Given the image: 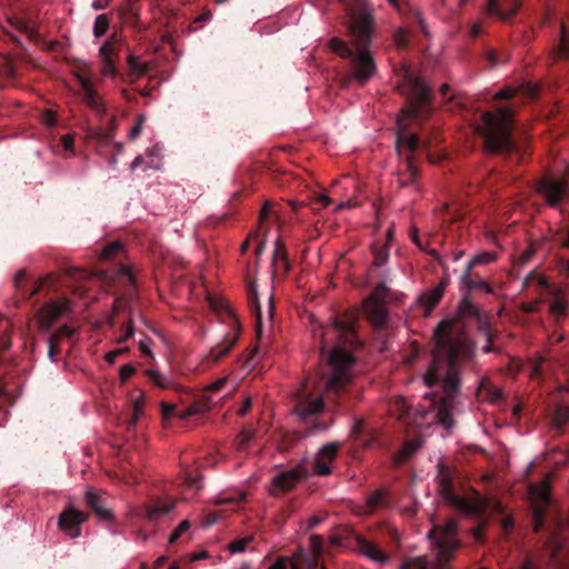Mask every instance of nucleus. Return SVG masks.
Listing matches in <instances>:
<instances>
[{
	"instance_id": "nucleus-1",
	"label": "nucleus",
	"mask_w": 569,
	"mask_h": 569,
	"mask_svg": "<svg viewBox=\"0 0 569 569\" xmlns=\"http://www.w3.org/2000/svg\"><path fill=\"white\" fill-rule=\"evenodd\" d=\"M358 313L346 311L330 318V322L313 330L319 341V351L326 361L317 383L318 395L303 390L295 405V412L303 420L322 412L323 400L336 401L351 381L355 358L350 348L357 347L356 333Z\"/></svg>"
},
{
	"instance_id": "nucleus-2",
	"label": "nucleus",
	"mask_w": 569,
	"mask_h": 569,
	"mask_svg": "<svg viewBox=\"0 0 569 569\" xmlns=\"http://www.w3.org/2000/svg\"><path fill=\"white\" fill-rule=\"evenodd\" d=\"M436 336V347L425 382L429 388L440 383L442 395L428 393L426 397H430L431 407L437 408V421L449 429L453 425L452 409L460 391V368L472 359L475 345L467 333L456 328H439Z\"/></svg>"
},
{
	"instance_id": "nucleus-3",
	"label": "nucleus",
	"mask_w": 569,
	"mask_h": 569,
	"mask_svg": "<svg viewBox=\"0 0 569 569\" xmlns=\"http://www.w3.org/2000/svg\"><path fill=\"white\" fill-rule=\"evenodd\" d=\"M409 98L408 107L402 111V117L397 121L396 148L405 158V171L400 174L399 182L402 187L415 183L419 176V169L415 162L413 152L422 148L427 151V158L431 163H437L436 158L428 151L432 141H421L418 134L408 132L407 121H420L427 118L431 110L430 88L417 77H408Z\"/></svg>"
},
{
	"instance_id": "nucleus-4",
	"label": "nucleus",
	"mask_w": 569,
	"mask_h": 569,
	"mask_svg": "<svg viewBox=\"0 0 569 569\" xmlns=\"http://www.w3.org/2000/svg\"><path fill=\"white\" fill-rule=\"evenodd\" d=\"M373 17L367 10L350 11L347 24L349 42L337 37L330 39V49L343 59L349 60L350 72L342 78V86L351 81L365 86L377 73V64L370 51L372 40Z\"/></svg>"
},
{
	"instance_id": "nucleus-5",
	"label": "nucleus",
	"mask_w": 569,
	"mask_h": 569,
	"mask_svg": "<svg viewBox=\"0 0 569 569\" xmlns=\"http://www.w3.org/2000/svg\"><path fill=\"white\" fill-rule=\"evenodd\" d=\"M428 538L435 541L438 549L436 561L431 563L426 556L415 557L403 561L399 569H447L462 546L458 538V521L455 519L433 526Z\"/></svg>"
},
{
	"instance_id": "nucleus-6",
	"label": "nucleus",
	"mask_w": 569,
	"mask_h": 569,
	"mask_svg": "<svg viewBox=\"0 0 569 569\" xmlns=\"http://www.w3.org/2000/svg\"><path fill=\"white\" fill-rule=\"evenodd\" d=\"M481 118V134L488 152L511 153L517 151V146L511 137L513 113L509 108H500L497 112L487 111Z\"/></svg>"
},
{
	"instance_id": "nucleus-7",
	"label": "nucleus",
	"mask_w": 569,
	"mask_h": 569,
	"mask_svg": "<svg viewBox=\"0 0 569 569\" xmlns=\"http://www.w3.org/2000/svg\"><path fill=\"white\" fill-rule=\"evenodd\" d=\"M436 481L442 499L458 511L470 516H481L486 510L491 508L496 512H502L500 502L492 501L479 493H476L472 499L457 495L455 492L452 471L443 463H438Z\"/></svg>"
},
{
	"instance_id": "nucleus-8",
	"label": "nucleus",
	"mask_w": 569,
	"mask_h": 569,
	"mask_svg": "<svg viewBox=\"0 0 569 569\" xmlns=\"http://www.w3.org/2000/svg\"><path fill=\"white\" fill-rule=\"evenodd\" d=\"M308 475L309 471L302 463L281 471L272 478L269 487V493L274 498L286 495L292 491L300 481L308 477Z\"/></svg>"
},
{
	"instance_id": "nucleus-9",
	"label": "nucleus",
	"mask_w": 569,
	"mask_h": 569,
	"mask_svg": "<svg viewBox=\"0 0 569 569\" xmlns=\"http://www.w3.org/2000/svg\"><path fill=\"white\" fill-rule=\"evenodd\" d=\"M538 192L551 208L559 209L562 201L569 194V186L566 180L555 176H548L538 182Z\"/></svg>"
},
{
	"instance_id": "nucleus-10",
	"label": "nucleus",
	"mask_w": 569,
	"mask_h": 569,
	"mask_svg": "<svg viewBox=\"0 0 569 569\" xmlns=\"http://www.w3.org/2000/svg\"><path fill=\"white\" fill-rule=\"evenodd\" d=\"M78 83L81 88L82 101L99 117L106 114V104L103 99L96 90L92 80L90 79L87 69H79L73 72Z\"/></svg>"
},
{
	"instance_id": "nucleus-11",
	"label": "nucleus",
	"mask_w": 569,
	"mask_h": 569,
	"mask_svg": "<svg viewBox=\"0 0 569 569\" xmlns=\"http://www.w3.org/2000/svg\"><path fill=\"white\" fill-rule=\"evenodd\" d=\"M89 515L73 507L66 508L58 518V526L70 538L81 535V525L88 520Z\"/></svg>"
},
{
	"instance_id": "nucleus-12",
	"label": "nucleus",
	"mask_w": 569,
	"mask_h": 569,
	"mask_svg": "<svg viewBox=\"0 0 569 569\" xmlns=\"http://www.w3.org/2000/svg\"><path fill=\"white\" fill-rule=\"evenodd\" d=\"M27 272L24 269L19 270L13 278V286L19 290L24 299H29L42 290H56L58 283V276L48 273L39 280V282L31 289L24 288Z\"/></svg>"
},
{
	"instance_id": "nucleus-13",
	"label": "nucleus",
	"mask_w": 569,
	"mask_h": 569,
	"mask_svg": "<svg viewBox=\"0 0 569 569\" xmlns=\"http://www.w3.org/2000/svg\"><path fill=\"white\" fill-rule=\"evenodd\" d=\"M318 555L296 553L293 558L278 557L268 569H317Z\"/></svg>"
},
{
	"instance_id": "nucleus-14",
	"label": "nucleus",
	"mask_w": 569,
	"mask_h": 569,
	"mask_svg": "<svg viewBox=\"0 0 569 569\" xmlns=\"http://www.w3.org/2000/svg\"><path fill=\"white\" fill-rule=\"evenodd\" d=\"M549 59L552 62L558 60L569 62V26L562 20L559 22V30L551 42Z\"/></svg>"
},
{
	"instance_id": "nucleus-15",
	"label": "nucleus",
	"mask_w": 569,
	"mask_h": 569,
	"mask_svg": "<svg viewBox=\"0 0 569 569\" xmlns=\"http://www.w3.org/2000/svg\"><path fill=\"white\" fill-rule=\"evenodd\" d=\"M69 301L66 299L53 300L42 306L39 310L42 329L48 330L54 321L69 312Z\"/></svg>"
},
{
	"instance_id": "nucleus-16",
	"label": "nucleus",
	"mask_w": 569,
	"mask_h": 569,
	"mask_svg": "<svg viewBox=\"0 0 569 569\" xmlns=\"http://www.w3.org/2000/svg\"><path fill=\"white\" fill-rule=\"evenodd\" d=\"M271 269L274 277L280 274L282 278H284L291 269L286 244L280 238H278L274 243L271 258Z\"/></svg>"
},
{
	"instance_id": "nucleus-17",
	"label": "nucleus",
	"mask_w": 569,
	"mask_h": 569,
	"mask_svg": "<svg viewBox=\"0 0 569 569\" xmlns=\"http://www.w3.org/2000/svg\"><path fill=\"white\" fill-rule=\"evenodd\" d=\"M176 507V501L171 499H157L150 503L142 506L143 517L150 521L156 522L161 517L168 515Z\"/></svg>"
},
{
	"instance_id": "nucleus-18",
	"label": "nucleus",
	"mask_w": 569,
	"mask_h": 569,
	"mask_svg": "<svg viewBox=\"0 0 569 569\" xmlns=\"http://www.w3.org/2000/svg\"><path fill=\"white\" fill-rule=\"evenodd\" d=\"M523 288L532 290L537 297L541 298H546L556 289L543 276L538 273L537 270H532L526 276L523 280Z\"/></svg>"
},
{
	"instance_id": "nucleus-19",
	"label": "nucleus",
	"mask_w": 569,
	"mask_h": 569,
	"mask_svg": "<svg viewBox=\"0 0 569 569\" xmlns=\"http://www.w3.org/2000/svg\"><path fill=\"white\" fill-rule=\"evenodd\" d=\"M339 445L338 443H328L325 445L316 460H315V472L318 476H328L331 472V468L329 467V463L335 460L337 453H338Z\"/></svg>"
},
{
	"instance_id": "nucleus-20",
	"label": "nucleus",
	"mask_w": 569,
	"mask_h": 569,
	"mask_svg": "<svg viewBox=\"0 0 569 569\" xmlns=\"http://www.w3.org/2000/svg\"><path fill=\"white\" fill-rule=\"evenodd\" d=\"M448 284H449V277L448 276H443L436 287L426 290L420 296L421 305L427 310H432L439 303L441 298L443 297V293H445L446 288L448 287Z\"/></svg>"
},
{
	"instance_id": "nucleus-21",
	"label": "nucleus",
	"mask_w": 569,
	"mask_h": 569,
	"mask_svg": "<svg viewBox=\"0 0 569 569\" xmlns=\"http://www.w3.org/2000/svg\"><path fill=\"white\" fill-rule=\"evenodd\" d=\"M520 7L518 0H489L488 10L502 20L510 19Z\"/></svg>"
},
{
	"instance_id": "nucleus-22",
	"label": "nucleus",
	"mask_w": 569,
	"mask_h": 569,
	"mask_svg": "<svg viewBox=\"0 0 569 569\" xmlns=\"http://www.w3.org/2000/svg\"><path fill=\"white\" fill-rule=\"evenodd\" d=\"M461 282L466 288L465 295H471L473 291H482L486 293H492L493 290L489 283L480 278L477 273H473L471 269H465L461 276Z\"/></svg>"
},
{
	"instance_id": "nucleus-23",
	"label": "nucleus",
	"mask_w": 569,
	"mask_h": 569,
	"mask_svg": "<svg viewBox=\"0 0 569 569\" xmlns=\"http://www.w3.org/2000/svg\"><path fill=\"white\" fill-rule=\"evenodd\" d=\"M365 312L369 321L375 326L382 327L387 322L388 312L382 301L367 299L365 302Z\"/></svg>"
},
{
	"instance_id": "nucleus-24",
	"label": "nucleus",
	"mask_w": 569,
	"mask_h": 569,
	"mask_svg": "<svg viewBox=\"0 0 569 569\" xmlns=\"http://www.w3.org/2000/svg\"><path fill=\"white\" fill-rule=\"evenodd\" d=\"M86 502L100 520L107 521L113 518L109 508L106 507L103 497L94 490L86 492Z\"/></svg>"
},
{
	"instance_id": "nucleus-25",
	"label": "nucleus",
	"mask_w": 569,
	"mask_h": 569,
	"mask_svg": "<svg viewBox=\"0 0 569 569\" xmlns=\"http://www.w3.org/2000/svg\"><path fill=\"white\" fill-rule=\"evenodd\" d=\"M356 549L376 562L385 563L389 560V556L386 552L361 536H356Z\"/></svg>"
},
{
	"instance_id": "nucleus-26",
	"label": "nucleus",
	"mask_w": 569,
	"mask_h": 569,
	"mask_svg": "<svg viewBox=\"0 0 569 569\" xmlns=\"http://www.w3.org/2000/svg\"><path fill=\"white\" fill-rule=\"evenodd\" d=\"M351 436L353 437L357 446L368 449L377 440V433L373 430H366L365 421L359 419L355 422L351 429Z\"/></svg>"
},
{
	"instance_id": "nucleus-27",
	"label": "nucleus",
	"mask_w": 569,
	"mask_h": 569,
	"mask_svg": "<svg viewBox=\"0 0 569 569\" xmlns=\"http://www.w3.org/2000/svg\"><path fill=\"white\" fill-rule=\"evenodd\" d=\"M238 341V333H227L224 339L211 348L208 358L212 363L221 360Z\"/></svg>"
},
{
	"instance_id": "nucleus-28",
	"label": "nucleus",
	"mask_w": 569,
	"mask_h": 569,
	"mask_svg": "<svg viewBox=\"0 0 569 569\" xmlns=\"http://www.w3.org/2000/svg\"><path fill=\"white\" fill-rule=\"evenodd\" d=\"M458 321L466 322L468 320H480V311L472 303L471 297L469 295H463L461 301L459 302L457 310Z\"/></svg>"
},
{
	"instance_id": "nucleus-29",
	"label": "nucleus",
	"mask_w": 569,
	"mask_h": 569,
	"mask_svg": "<svg viewBox=\"0 0 569 569\" xmlns=\"http://www.w3.org/2000/svg\"><path fill=\"white\" fill-rule=\"evenodd\" d=\"M529 495L532 500L547 506L550 502V482L548 478H543L538 483L529 486Z\"/></svg>"
},
{
	"instance_id": "nucleus-30",
	"label": "nucleus",
	"mask_w": 569,
	"mask_h": 569,
	"mask_svg": "<svg viewBox=\"0 0 569 569\" xmlns=\"http://www.w3.org/2000/svg\"><path fill=\"white\" fill-rule=\"evenodd\" d=\"M549 296L553 297V300L550 302L549 306V313L555 318L556 321H559L567 315V301L563 299L561 289L559 288L552 290V292Z\"/></svg>"
},
{
	"instance_id": "nucleus-31",
	"label": "nucleus",
	"mask_w": 569,
	"mask_h": 569,
	"mask_svg": "<svg viewBox=\"0 0 569 569\" xmlns=\"http://www.w3.org/2000/svg\"><path fill=\"white\" fill-rule=\"evenodd\" d=\"M569 421V406L558 403L551 417L552 427L560 430Z\"/></svg>"
},
{
	"instance_id": "nucleus-32",
	"label": "nucleus",
	"mask_w": 569,
	"mask_h": 569,
	"mask_svg": "<svg viewBox=\"0 0 569 569\" xmlns=\"http://www.w3.org/2000/svg\"><path fill=\"white\" fill-rule=\"evenodd\" d=\"M116 129V119L112 117L108 120V126L106 128H99L93 131V137L102 143H109L112 141Z\"/></svg>"
},
{
	"instance_id": "nucleus-33",
	"label": "nucleus",
	"mask_w": 569,
	"mask_h": 569,
	"mask_svg": "<svg viewBox=\"0 0 569 569\" xmlns=\"http://www.w3.org/2000/svg\"><path fill=\"white\" fill-rule=\"evenodd\" d=\"M420 447L418 441H406L402 449L396 453L395 460L397 463H402L408 460Z\"/></svg>"
},
{
	"instance_id": "nucleus-34",
	"label": "nucleus",
	"mask_w": 569,
	"mask_h": 569,
	"mask_svg": "<svg viewBox=\"0 0 569 569\" xmlns=\"http://www.w3.org/2000/svg\"><path fill=\"white\" fill-rule=\"evenodd\" d=\"M367 503H368L370 511H373L378 508L386 507L387 506L386 491L382 489L375 491L373 493H371L368 497Z\"/></svg>"
},
{
	"instance_id": "nucleus-35",
	"label": "nucleus",
	"mask_w": 569,
	"mask_h": 569,
	"mask_svg": "<svg viewBox=\"0 0 569 569\" xmlns=\"http://www.w3.org/2000/svg\"><path fill=\"white\" fill-rule=\"evenodd\" d=\"M375 267H382L389 259V249L387 246H373L372 247Z\"/></svg>"
},
{
	"instance_id": "nucleus-36",
	"label": "nucleus",
	"mask_w": 569,
	"mask_h": 569,
	"mask_svg": "<svg viewBox=\"0 0 569 569\" xmlns=\"http://www.w3.org/2000/svg\"><path fill=\"white\" fill-rule=\"evenodd\" d=\"M410 238L412 240V242L422 251H426L429 256L433 257L435 259H437L439 261V264L445 267L442 261L440 260V257L438 254V252L433 249L431 250H427L426 249V246L425 243L421 241V239L419 238V232H418V229L416 228H412L411 231H410Z\"/></svg>"
},
{
	"instance_id": "nucleus-37",
	"label": "nucleus",
	"mask_w": 569,
	"mask_h": 569,
	"mask_svg": "<svg viewBox=\"0 0 569 569\" xmlns=\"http://www.w3.org/2000/svg\"><path fill=\"white\" fill-rule=\"evenodd\" d=\"M128 67L132 74L143 76L148 72L149 68L147 64L139 61L138 57L130 54L128 57Z\"/></svg>"
},
{
	"instance_id": "nucleus-38",
	"label": "nucleus",
	"mask_w": 569,
	"mask_h": 569,
	"mask_svg": "<svg viewBox=\"0 0 569 569\" xmlns=\"http://www.w3.org/2000/svg\"><path fill=\"white\" fill-rule=\"evenodd\" d=\"M16 74L14 63L7 56H0V77L7 79L13 78Z\"/></svg>"
},
{
	"instance_id": "nucleus-39",
	"label": "nucleus",
	"mask_w": 569,
	"mask_h": 569,
	"mask_svg": "<svg viewBox=\"0 0 569 569\" xmlns=\"http://www.w3.org/2000/svg\"><path fill=\"white\" fill-rule=\"evenodd\" d=\"M109 28V19L107 14H99L93 23V36L96 38H101L106 34Z\"/></svg>"
},
{
	"instance_id": "nucleus-40",
	"label": "nucleus",
	"mask_w": 569,
	"mask_h": 569,
	"mask_svg": "<svg viewBox=\"0 0 569 569\" xmlns=\"http://www.w3.org/2000/svg\"><path fill=\"white\" fill-rule=\"evenodd\" d=\"M123 249V246L119 241L111 242L107 244L101 251L100 258L103 260L112 259L118 256Z\"/></svg>"
},
{
	"instance_id": "nucleus-41",
	"label": "nucleus",
	"mask_w": 569,
	"mask_h": 569,
	"mask_svg": "<svg viewBox=\"0 0 569 569\" xmlns=\"http://www.w3.org/2000/svg\"><path fill=\"white\" fill-rule=\"evenodd\" d=\"M496 253L492 252H482L480 254L475 256L466 266L467 269H471L476 264H487L496 260Z\"/></svg>"
},
{
	"instance_id": "nucleus-42",
	"label": "nucleus",
	"mask_w": 569,
	"mask_h": 569,
	"mask_svg": "<svg viewBox=\"0 0 569 569\" xmlns=\"http://www.w3.org/2000/svg\"><path fill=\"white\" fill-rule=\"evenodd\" d=\"M256 430L242 429L240 433L237 436V447L238 450H244L250 441L254 439Z\"/></svg>"
},
{
	"instance_id": "nucleus-43",
	"label": "nucleus",
	"mask_w": 569,
	"mask_h": 569,
	"mask_svg": "<svg viewBox=\"0 0 569 569\" xmlns=\"http://www.w3.org/2000/svg\"><path fill=\"white\" fill-rule=\"evenodd\" d=\"M147 376L148 378L158 387H161V388H167L169 386V380L162 376L159 371L157 370H147Z\"/></svg>"
},
{
	"instance_id": "nucleus-44",
	"label": "nucleus",
	"mask_w": 569,
	"mask_h": 569,
	"mask_svg": "<svg viewBox=\"0 0 569 569\" xmlns=\"http://www.w3.org/2000/svg\"><path fill=\"white\" fill-rule=\"evenodd\" d=\"M74 333V329L70 326L63 325L57 331H54L50 337L51 340L61 341L63 338H70Z\"/></svg>"
},
{
	"instance_id": "nucleus-45",
	"label": "nucleus",
	"mask_w": 569,
	"mask_h": 569,
	"mask_svg": "<svg viewBox=\"0 0 569 569\" xmlns=\"http://www.w3.org/2000/svg\"><path fill=\"white\" fill-rule=\"evenodd\" d=\"M486 512L487 510L481 516H476L477 518H481L479 526L472 529V537L477 542H482L483 540V532L488 523V520L485 518Z\"/></svg>"
},
{
	"instance_id": "nucleus-46",
	"label": "nucleus",
	"mask_w": 569,
	"mask_h": 569,
	"mask_svg": "<svg viewBox=\"0 0 569 569\" xmlns=\"http://www.w3.org/2000/svg\"><path fill=\"white\" fill-rule=\"evenodd\" d=\"M190 528V521L189 520H183L179 523V526L174 529V531L170 535L169 537V543H174L176 541L179 540V538L182 536V533H184L186 531H188Z\"/></svg>"
},
{
	"instance_id": "nucleus-47",
	"label": "nucleus",
	"mask_w": 569,
	"mask_h": 569,
	"mask_svg": "<svg viewBox=\"0 0 569 569\" xmlns=\"http://www.w3.org/2000/svg\"><path fill=\"white\" fill-rule=\"evenodd\" d=\"M252 540V538H242L237 539L229 543L228 549L231 553H238L246 550L248 543Z\"/></svg>"
},
{
	"instance_id": "nucleus-48",
	"label": "nucleus",
	"mask_w": 569,
	"mask_h": 569,
	"mask_svg": "<svg viewBox=\"0 0 569 569\" xmlns=\"http://www.w3.org/2000/svg\"><path fill=\"white\" fill-rule=\"evenodd\" d=\"M100 56L102 57V60H112V56L116 53V48L113 42L107 41L104 42L100 50Z\"/></svg>"
},
{
	"instance_id": "nucleus-49",
	"label": "nucleus",
	"mask_w": 569,
	"mask_h": 569,
	"mask_svg": "<svg viewBox=\"0 0 569 569\" xmlns=\"http://www.w3.org/2000/svg\"><path fill=\"white\" fill-rule=\"evenodd\" d=\"M546 300V298L537 297L531 302L522 303L521 310L526 313H535L539 310V306Z\"/></svg>"
},
{
	"instance_id": "nucleus-50",
	"label": "nucleus",
	"mask_w": 569,
	"mask_h": 569,
	"mask_svg": "<svg viewBox=\"0 0 569 569\" xmlns=\"http://www.w3.org/2000/svg\"><path fill=\"white\" fill-rule=\"evenodd\" d=\"M118 276L124 278L131 287H134L136 278L132 270L124 264H121L118 269Z\"/></svg>"
},
{
	"instance_id": "nucleus-51",
	"label": "nucleus",
	"mask_w": 569,
	"mask_h": 569,
	"mask_svg": "<svg viewBox=\"0 0 569 569\" xmlns=\"http://www.w3.org/2000/svg\"><path fill=\"white\" fill-rule=\"evenodd\" d=\"M393 41L398 49H405L409 42L406 31L402 29L397 30L393 36Z\"/></svg>"
},
{
	"instance_id": "nucleus-52",
	"label": "nucleus",
	"mask_w": 569,
	"mask_h": 569,
	"mask_svg": "<svg viewBox=\"0 0 569 569\" xmlns=\"http://www.w3.org/2000/svg\"><path fill=\"white\" fill-rule=\"evenodd\" d=\"M66 272L69 277L77 280L87 279L91 276L89 271L80 268H69L66 270Z\"/></svg>"
},
{
	"instance_id": "nucleus-53",
	"label": "nucleus",
	"mask_w": 569,
	"mask_h": 569,
	"mask_svg": "<svg viewBox=\"0 0 569 569\" xmlns=\"http://www.w3.org/2000/svg\"><path fill=\"white\" fill-rule=\"evenodd\" d=\"M387 287L385 283H379L368 299H375L385 302Z\"/></svg>"
},
{
	"instance_id": "nucleus-54",
	"label": "nucleus",
	"mask_w": 569,
	"mask_h": 569,
	"mask_svg": "<svg viewBox=\"0 0 569 569\" xmlns=\"http://www.w3.org/2000/svg\"><path fill=\"white\" fill-rule=\"evenodd\" d=\"M101 73L104 77H113L117 73L113 60H102Z\"/></svg>"
},
{
	"instance_id": "nucleus-55",
	"label": "nucleus",
	"mask_w": 569,
	"mask_h": 569,
	"mask_svg": "<svg viewBox=\"0 0 569 569\" xmlns=\"http://www.w3.org/2000/svg\"><path fill=\"white\" fill-rule=\"evenodd\" d=\"M129 351V348L128 347H123V348H117L114 350H111L109 351L107 355H106V361L108 363H113L116 361V359L124 353H127Z\"/></svg>"
},
{
	"instance_id": "nucleus-56",
	"label": "nucleus",
	"mask_w": 569,
	"mask_h": 569,
	"mask_svg": "<svg viewBox=\"0 0 569 569\" xmlns=\"http://www.w3.org/2000/svg\"><path fill=\"white\" fill-rule=\"evenodd\" d=\"M136 369L131 365L122 366L120 369V379L122 382L127 381L129 378L133 376Z\"/></svg>"
},
{
	"instance_id": "nucleus-57",
	"label": "nucleus",
	"mask_w": 569,
	"mask_h": 569,
	"mask_svg": "<svg viewBox=\"0 0 569 569\" xmlns=\"http://www.w3.org/2000/svg\"><path fill=\"white\" fill-rule=\"evenodd\" d=\"M122 331L123 335L118 340L120 343L127 341L130 337L133 336V325L129 321L128 323L123 325Z\"/></svg>"
},
{
	"instance_id": "nucleus-58",
	"label": "nucleus",
	"mask_w": 569,
	"mask_h": 569,
	"mask_svg": "<svg viewBox=\"0 0 569 569\" xmlns=\"http://www.w3.org/2000/svg\"><path fill=\"white\" fill-rule=\"evenodd\" d=\"M61 141V144L63 147V149L70 153L73 152V142H74V139L72 136L70 134H64L61 137L60 139Z\"/></svg>"
},
{
	"instance_id": "nucleus-59",
	"label": "nucleus",
	"mask_w": 569,
	"mask_h": 569,
	"mask_svg": "<svg viewBox=\"0 0 569 569\" xmlns=\"http://www.w3.org/2000/svg\"><path fill=\"white\" fill-rule=\"evenodd\" d=\"M199 481H200V477L197 476V475H192L190 472H188L186 475V485L192 489H199L200 488V485H199Z\"/></svg>"
},
{
	"instance_id": "nucleus-60",
	"label": "nucleus",
	"mask_w": 569,
	"mask_h": 569,
	"mask_svg": "<svg viewBox=\"0 0 569 569\" xmlns=\"http://www.w3.org/2000/svg\"><path fill=\"white\" fill-rule=\"evenodd\" d=\"M516 93V90L511 89V88H505V89H501L500 91H498L496 94H495V98L498 99V100H507V99H511Z\"/></svg>"
},
{
	"instance_id": "nucleus-61",
	"label": "nucleus",
	"mask_w": 569,
	"mask_h": 569,
	"mask_svg": "<svg viewBox=\"0 0 569 569\" xmlns=\"http://www.w3.org/2000/svg\"><path fill=\"white\" fill-rule=\"evenodd\" d=\"M59 343H60L59 341H57V340L52 341L51 337H49V339H48V345H49V352H48V355H49V358L51 360H54V357L60 352L59 347H58Z\"/></svg>"
},
{
	"instance_id": "nucleus-62",
	"label": "nucleus",
	"mask_w": 569,
	"mask_h": 569,
	"mask_svg": "<svg viewBox=\"0 0 569 569\" xmlns=\"http://www.w3.org/2000/svg\"><path fill=\"white\" fill-rule=\"evenodd\" d=\"M222 517L221 511L217 512H210L206 516L204 526L210 527L219 521V519Z\"/></svg>"
},
{
	"instance_id": "nucleus-63",
	"label": "nucleus",
	"mask_w": 569,
	"mask_h": 569,
	"mask_svg": "<svg viewBox=\"0 0 569 569\" xmlns=\"http://www.w3.org/2000/svg\"><path fill=\"white\" fill-rule=\"evenodd\" d=\"M226 382H227V378H220L217 381H214L213 383L209 385L206 388V390L210 391V392H218V391H220L223 388Z\"/></svg>"
},
{
	"instance_id": "nucleus-64",
	"label": "nucleus",
	"mask_w": 569,
	"mask_h": 569,
	"mask_svg": "<svg viewBox=\"0 0 569 569\" xmlns=\"http://www.w3.org/2000/svg\"><path fill=\"white\" fill-rule=\"evenodd\" d=\"M557 241L562 248L569 249V231L567 233H560L557 238Z\"/></svg>"
}]
</instances>
